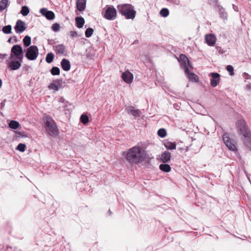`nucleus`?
I'll list each match as a JSON object with an SVG mask.
<instances>
[{
	"instance_id": "f257e3e1",
	"label": "nucleus",
	"mask_w": 251,
	"mask_h": 251,
	"mask_svg": "<svg viewBox=\"0 0 251 251\" xmlns=\"http://www.w3.org/2000/svg\"><path fill=\"white\" fill-rule=\"evenodd\" d=\"M146 153L142 148L134 146L128 150L126 155V161L130 164H137L144 161Z\"/></svg>"
},
{
	"instance_id": "f03ea898",
	"label": "nucleus",
	"mask_w": 251,
	"mask_h": 251,
	"mask_svg": "<svg viewBox=\"0 0 251 251\" xmlns=\"http://www.w3.org/2000/svg\"><path fill=\"white\" fill-rule=\"evenodd\" d=\"M236 126L240 134L243 136V140L245 146L249 150H251V132L246 123L240 119L236 122Z\"/></svg>"
},
{
	"instance_id": "7ed1b4c3",
	"label": "nucleus",
	"mask_w": 251,
	"mask_h": 251,
	"mask_svg": "<svg viewBox=\"0 0 251 251\" xmlns=\"http://www.w3.org/2000/svg\"><path fill=\"white\" fill-rule=\"evenodd\" d=\"M44 123L46 130L50 135L53 137L58 135L59 131L56 123L52 118L46 116L44 118Z\"/></svg>"
},
{
	"instance_id": "20e7f679",
	"label": "nucleus",
	"mask_w": 251,
	"mask_h": 251,
	"mask_svg": "<svg viewBox=\"0 0 251 251\" xmlns=\"http://www.w3.org/2000/svg\"><path fill=\"white\" fill-rule=\"evenodd\" d=\"M118 11L122 15L127 19H133L136 15V11L133 6L129 4H119L117 6Z\"/></svg>"
},
{
	"instance_id": "39448f33",
	"label": "nucleus",
	"mask_w": 251,
	"mask_h": 251,
	"mask_svg": "<svg viewBox=\"0 0 251 251\" xmlns=\"http://www.w3.org/2000/svg\"><path fill=\"white\" fill-rule=\"evenodd\" d=\"M104 13L103 17L108 20H114L117 16L116 9L113 5H106L104 9H103L102 13Z\"/></svg>"
},
{
	"instance_id": "423d86ee",
	"label": "nucleus",
	"mask_w": 251,
	"mask_h": 251,
	"mask_svg": "<svg viewBox=\"0 0 251 251\" xmlns=\"http://www.w3.org/2000/svg\"><path fill=\"white\" fill-rule=\"evenodd\" d=\"M39 50L36 46H31L27 49L25 56L29 60H34L38 57Z\"/></svg>"
},
{
	"instance_id": "0eeeda50",
	"label": "nucleus",
	"mask_w": 251,
	"mask_h": 251,
	"mask_svg": "<svg viewBox=\"0 0 251 251\" xmlns=\"http://www.w3.org/2000/svg\"><path fill=\"white\" fill-rule=\"evenodd\" d=\"M6 62L11 70H16V45L12 48L10 56L6 60Z\"/></svg>"
},
{
	"instance_id": "6e6552de",
	"label": "nucleus",
	"mask_w": 251,
	"mask_h": 251,
	"mask_svg": "<svg viewBox=\"0 0 251 251\" xmlns=\"http://www.w3.org/2000/svg\"><path fill=\"white\" fill-rule=\"evenodd\" d=\"M223 140L228 149L233 151H237L235 145L233 143L231 139L226 135L224 134L223 136Z\"/></svg>"
},
{
	"instance_id": "1a4fd4ad",
	"label": "nucleus",
	"mask_w": 251,
	"mask_h": 251,
	"mask_svg": "<svg viewBox=\"0 0 251 251\" xmlns=\"http://www.w3.org/2000/svg\"><path fill=\"white\" fill-rule=\"evenodd\" d=\"M178 61L181 63V66L183 69H185L186 68H190L193 69V66L190 64V62L187 56L183 54L179 55Z\"/></svg>"
},
{
	"instance_id": "9d476101",
	"label": "nucleus",
	"mask_w": 251,
	"mask_h": 251,
	"mask_svg": "<svg viewBox=\"0 0 251 251\" xmlns=\"http://www.w3.org/2000/svg\"><path fill=\"white\" fill-rule=\"evenodd\" d=\"M209 75L211 77L210 79V84L213 87L218 85L220 80V75L217 73H211Z\"/></svg>"
},
{
	"instance_id": "9b49d317",
	"label": "nucleus",
	"mask_w": 251,
	"mask_h": 251,
	"mask_svg": "<svg viewBox=\"0 0 251 251\" xmlns=\"http://www.w3.org/2000/svg\"><path fill=\"white\" fill-rule=\"evenodd\" d=\"M62 79H58L54 80L49 86V89H52L55 91H58L60 87H61L63 85Z\"/></svg>"
},
{
	"instance_id": "f8f14e48",
	"label": "nucleus",
	"mask_w": 251,
	"mask_h": 251,
	"mask_svg": "<svg viewBox=\"0 0 251 251\" xmlns=\"http://www.w3.org/2000/svg\"><path fill=\"white\" fill-rule=\"evenodd\" d=\"M40 12L41 14L45 17L48 20H52L55 18L54 13L51 11L48 10L47 8H41Z\"/></svg>"
},
{
	"instance_id": "ddd939ff",
	"label": "nucleus",
	"mask_w": 251,
	"mask_h": 251,
	"mask_svg": "<svg viewBox=\"0 0 251 251\" xmlns=\"http://www.w3.org/2000/svg\"><path fill=\"white\" fill-rule=\"evenodd\" d=\"M205 40L208 46H213L216 41V37L214 34H206L205 36Z\"/></svg>"
},
{
	"instance_id": "4468645a",
	"label": "nucleus",
	"mask_w": 251,
	"mask_h": 251,
	"mask_svg": "<svg viewBox=\"0 0 251 251\" xmlns=\"http://www.w3.org/2000/svg\"><path fill=\"white\" fill-rule=\"evenodd\" d=\"M126 110L128 114H131L135 117L140 116L141 112L139 109H135L132 106H129L126 108Z\"/></svg>"
},
{
	"instance_id": "2eb2a0df",
	"label": "nucleus",
	"mask_w": 251,
	"mask_h": 251,
	"mask_svg": "<svg viewBox=\"0 0 251 251\" xmlns=\"http://www.w3.org/2000/svg\"><path fill=\"white\" fill-rule=\"evenodd\" d=\"M122 77L124 81L127 83H131L133 78V75L128 71L123 73Z\"/></svg>"
},
{
	"instance_id": "dca6fc26",
	"label": "nucleus",
	"mask_w": 251,
	"mask_h": 251,
	"mask_svg": "<svg viewBox=\"0 0 251 251\" xmlns=\"http://www.w3.org/2000/svg\"><path fill=\"white\" fill-rule=\"evenodd\" d=\"M184 72L187 75L189 79L194 82H198L199 81L198 76L193 73H190L189 68H186L184 69Z\"/></svg>"
},
{
	"instance_id": "f3484780",
	"label": "nucleus",
	"mask_w": 251,
	"mask_h": 251,
	"mask_svg": "<svg viewBox=\"0 0 251 251\" xmlns=\"http://www.w3.org/2000/svg\"><path fill=\"white\" fill-rule=\"evenodd\" d=\"M26 28V25L25 22L21 20L17 21V33L23 32Z\"/></svg>"
},
{
	"instance_id": "a211bd4d",
	"label": "nucleus",
	"mask_w": 251,
	"mask_h": 251,
	"mask_svg": "<svg viewBox=\"0 0 251 251\" xmlns=\"http://www.w3.org/2000/svg\"><path fill=\"white\" fill-rule=\"evenodd\" d=\"M61 66L64 71H69L71 69V63L69 60L63 58L62 59L61 63Z\"/></svg>"
},
{
	"instance_id": "6ab92c4d",
	"label": "nucleus",
	"mask_w": 251,
	"mask_h": 251,
	"mask_svg": "<svg viewBox=\"0 0 251 251\" xmlns=\"http://www.w3.org/2000/svg\"><path fill=\"white\" fill-rule=\"evenodd\" d=\"M87 0H77L76 2V7L78 10L81 12L85 10Z\"/></svg>"
},
{
	"instance_id": "aec40b11",
	"label": "nucleus",
	"mask_w": 251,
	"mask_h": 251,
	"mask_svg": "<svg viewBox=\"0 0 251 251\" xmlns=\"http://www.w3.org/2000/svg\"><path fill=\"white\" fill-rule=\"evenodd\" d=\"M171 157V153L168 151H165L162 153L161 156V160L163 163H165L170 161Z\"/></svg>"
},
{
	"instance_id": "412c9836",
	"label": "nucleus",
	"mask_w": 251,
	"mask_h": 251,
	"mask_svg": "<svg viewBox=\"0 0 251 251\" xmlns=\"http://www.w3.org/2000/svg\"><path fill=\"white\" fill-rule=\"evenodd\" d=\"M55 51L59 54H63L66 51V48L63 44H59L55 46Z\"/></svg>"
},
{
	"instance_id": "4be33fe9",
	"label": "nucleus",
	"mask_w": 251,
	"mask_h": 251,
	"mask_svg": "<svg viewBox=\"0 0 251 251\" xmlns=\"http://www.w3.org/2000/svg\"><path fill=\"white\" fill-rule=\"evenodd\" d=\"M75 20L76 26L79 28H82L85 23L84 19L82 17H76Z\"/></svg>"
},
{
	"instance_id": "5701e85b",
	"label": "nucleus",
	"mask_w": 251,
	"mask_h": 251,
	"mask_svg": "<svg viewBox=\"0 0 251 251\" xmlns=\"http://www.w3.org/2000/svg\"><path fill=\"white\" fill-rule=\"evenodd\" d=\"M20 124L17 121V138L19 137H26V134L25 132L19 131L18 130L21 128Z\"/></svg>"
},
{
	"instance_id": "b1692460",
	"label": "nucleus",
	"mask_w": 251,
	"mask_h": 251,
	"mask_svg": "<svg viewBox=\"0 0 251 251\" xmlns=\"http://www.w3.org/2000/svg\"><path fill=\"white\" fill-rule=\"evenodd\" d=\"M164 145L168 150H175L176 149V144L175 143L171 142H165Z\"/></svg>"
},
{
	"instance_id": "393cba45",
	"label": "nucleus",
	"mask_w": 251,
	"mask_h": 251,
	"mask_svg": "<svg viewBox=\"0 0 251 251\" xmlns=\"http://www.w3.org/2000/svg\"><path fill=\"white\" fill-rule=\"evenodd\" d=\"M159 169L165 172L168 173L171 171V167L167 164H161L159 165Z\"/></svg>"
},
{
	"instance_id": "a878e982",
	"label": "nucleus",
	"mask_w": 251,
	"mask_h": 251,
	"mask_svg": "<svg viewBox=\"0 0 251 251\" xmlns=\"http://www.w3.org/2000/svg\"><path fill=\"white\" fill-rule=\"evenodd\" d=\"M23 51L22 48L20 45H17V60L19 59L20 61H22V58H21V55L23 54Z\"/></svg>"
},
{
	"instance_id": "bb28decb",
	"label": "nucleus",
	"mask_w": 251,
	"mask_h": 251,
	"mask_svg": "<svg viewBox=\"0 0 251 251\" xmlns=\"http://www.w3.org/2000/svg\"><path fill=\"white\" fill-rule=\"evenodd\" d=\"M54 58V54L51 52H49L46 55V59H45L46 61L48 63H51L53 61Z\"/></svg>"
},
{
	"instance_id": "cd10ccee",
	"label": "nucleus",
	"mask_w": 251,
	"mask_h": 251,
	"mask_svg": "<svg viewBox=\"0 0 251 251\" xmlns=\"http://www.w3.org/2000/svg\"><path fill=\"white\" fill-rule=\"evenodd\" d=\"M51 74L53 75H60V69L57 67H53L50 70Z\"/></svg>"
},
{
	"instance_id": "c85d7f7f",
	"label": "nucleus",
	"mask_w": 251,
	"mask_h": 251,
	"mask_svg": "<svg viewBox=\"0 0 251 251\" xmlns=\"http://www.w3.org/2000/svg\"><path fill=\"white\" fill-rule=\"evenodd\" d=\"M7 3V0H1L0 1V12L4 10L6 8Z\"/></svg>"
},
{
	"instance_id": "c756f323",
	"label": "nucleus",
	"mask_w": 251,
	"mask_h": 251,
	"mask_svg": "<svg viewBox=\"0 0 251 251\" xmlns=\"http://www.w3.org/2000/svg\"><path fill=\"white\" fill-rule=\"evenodd\" d=\"M29 12V9L27 6H23L20 13L24 16H26Z\"/></svg>"
},
{
	"instance_id": "7c9ffc66",
	"label": "nucleus",
	"mask_w": 251,
	"mask_h": 251,
	"mask_svg": "<svg viewBox=\"0 0 251 251\" xmlns=\"http://www.w3.org/2000/svg\"><path fill=\"white\" fill-rule=\"evenodd\" d=\"M23 43L25 47H28L31 44V38L29 36H25L23 39Z\"/></svg>"
},
{
	"instance_id": "2f4dec72",
	"label": "nucleus",
	"mask_w": 251,
	"mask_h": 251,
	"mask_svg": "<svg viewBox=\"0 0 251 251\" xmlns=\"http://www.w3.org/2000/svg\"><path fill=\"white\" fill-rule=\"evenodd\" d=\"M160 15L163 17H166L169 14V11L166 8H163L160 11Z\"/></svg>"
},
{
	"instance_id": "473e14b6",
	"label": "nucleus",
	"mask_w": 251,
	"mask_h": 251,
	"mask_svg": "<svg viewBox=\"0 0 251 251\" xmlns=\"http://www.w3.org/2000/svg\"><path fill=\"white\" fill-rule=\"evenodd\" d=\"M157 134L159 137L164 138L167 135L166 130L164 128H160L158 130Z\"/></svg>"
},
{
	"instance_id": "72a5a7b5",
	"label": "nucleus",
	"mask_w": 251,
	"mask_h": 251,
	"mask_svg": "<svg viewBox=\"0 0 251 251\" xmlns=\"http://www.w3.org/2000/svg\"><path fill=\"white\" fill-rule=\"evenodd\" d=\"M94 32V29L92 28L89 27L86 29L85 32V35L86 37L89 38L93 34Z\"/></svg>"
},
{
	"instance_id": "f704fd0d",
	"label": "nucleus",
	"mask_w": 251,
	"mask_h": 251,
	"mask_svg": "<svg viewBox=\"0 0 251 251\" xmlns=\"http://www.w3.org/2000/svg\"><path fill=\"white\" fill-rule=\"evenodd\" d=\"M80 121L83 124H87L89 121V118L87 115L82 114L80 118Z\"/></svg>"
},
{
	"instance_id": "c9c22d12",
	"label": "nucleus",
	"mask_w": 251,
	"mask_h": 251,
	"mask_svg": "<svg viewBox=\"0 0 251 251\" xmlns=\"http://www.w3.org/2000/svg\"><path fill=\"white\" fill-rule=\"evenodd\" d=\"M25 148H26V145L25 144L20 143L17 146V150H18L21 152H24L25 151Z\"/></svg>"
},
{
	"instance_id": "e433bc0d",
	"label": "nucleus",
	"mask_w": 251,
	"mask_h": 251,
	"mask_svg": "<svg viewBox=\"0 0 251 251\" xmlns=\"http://www.w3.org/2000/svg\"><path fill=\"white\" fill-rule=\"evenodd\" d=\"M2 31L4 33L9 34L11 32V26L10 25H8L5 26L2 28Z\"/></svg>"
},
{
	"instance_id": "4c0bfd02",
	"label": "nucleus",
	"mask_w": 251,
	"mask_h": 251,
	"mask_svg": "<svg viewBox=\"0 0 251 251\" xmlns=\"http://www.w3.org/2000/svg\"><path fill=\"white\" fill-rule=\"evenodd\" d=\"M219 13L220 16L223 19H226L227 18V14L225 12V9L224 8H220Z\"/></svg>"
},
{
	"instance_id": "58836bf2",
	"label": "nucleus",
	"mask_w": 251,
	"mask_h": 251,
	"mask_svg": "<svg viewBox=\"0 0 251 251\" xmlns=\"http://www.w3.org/2000/svg\"><path fill=\"white\" fill-rule=\"evenodd\" d=\"M226 70L229 73L230 75H233L234 73V68L231 65H227L226 67Z\"/></svg>"
},
{
	"instance_id": "ea45409f",
	"label": "nucleus",
	"mask_w": 251,
	"mask_h": 251,
	"mask_svg": "<svg viewBox=\"0 0 251 251\" xmlns=\"http://www.w3.org/2000/svg\"><path fill=\"white\" fill-rule=\"evenodd\" d=\"M60 25L58 23H54L51 26V29L54 32H57L59 30Z\"/></svg>"
},
{
	"instance_id": "a19ab883",
	"label": "nucleus",
	"mask_w": 251,
	"mask_h": 251,
	"mask_svg": "<svg viewBox=\"0 0 251 251\" xmlns=\"http://www.w3.org/2000/svg\"><path fill=\"white\" fill-rule=\"evenodd\" d=\"M9 126L11 128L16 129V121H11L9 124Z\"/></svg>"
},
{
	"instance_id": "79ce46f5",
	"label": "nucleus",
	"mask_w": 251,
	"mask_h": 251,
	"mask_svg": "<svg viewBox=\"0 0 251 251\" xmlns=\"http://www.w3.org/2000/svg\"><path fill=\"white\" fill-rule=\"evenodd\" d=\"M217 51L220 53V54H223L225 52V51L224 50L220 47H216Z\"/></svg>"
},
{
	"instance_id": "37998d69",
	"label": "nucleus",
	"mask_w": 251,
	"mask_h": 251,
	"mask_svg": "<svg viewBox=\"0 0 251 251\" xmlns=\"http://www.w3.org/2000/svg\"><path fill=\"white\" fill-rule=\"evenodd\" d=\"M70 36L72 37H75L77 36V32L75 31H72L70 32Z\"/></svg>"
},
{
	"instance_id": "c03bdc74",
	"label": "nucleus",
	"mask_w": 251,
	"mask_h": 251,
	"mask_svg": "<svg viewBox=\"0 0 251 251\" xmlns=\"http://www.w3.org/2000/svg\"><path fill=\"white\" fill-rule=\"evenodd\" d=\"M7 56V54H1L0 53V60H3L4 59V58H5Z\"/></svg>"
},
{
	"instance_id": "a18cd8bd",
	"label": "nucleus",
	"mask_w": 251,
	"mask_h": 251,
	"mask_svg": "<svg viewBox=\"0 0 251 251\" xmlns=\"http://www.w3.org/2000/svg\"><path fill=\"white\" fill-rule=\"evenodd\" d=\"M232 6H233V9H234V11H238V8L236 5L233 4Z\"/></svg>"
},
{
	"instance_id": "49530a36",
	"label": "nucleus",
	"mask_w": 251,
	"mask_h": 251,
	"mask_svg": "<svg viewBox=\"0 0 251 251\" xmlns=\"http://www.w3.org/2000/svg\"><path fill=\"white\" fill-rule=\"evenodd\" d=\"M21 67V63L20 61L17 60V69H19Z\"/></svg>"
},
{
	"instance_id": "de8ad7c7",
	"label": "nucleus",
	"mask_w": 251,
	"mask_h": 251,
	"mask_svg": "<svg viewBox=\"0 0 251 251\" xmlns=\"http://www.w3.org/2000/svg\"><path fill=\"white\" fill-rule=\"evenodd\" d=\"M24 0H17V3H18L20 4H22L23 3Z\"/></svg>"
},
{
	"instance_id": "09e8293b",
	"label": "nucleus",
	"mask_w": 251,
	"mask_h": 251,
	"mask_svg": "<svg viewBox=\"0 0 251 251\" xmlns=\"http://www.w3.org/2000/svg\"><path fill=\"white\" fill-rule=\"evenodd\" d=\"M6 251H14V250H12V249L11 247H7Z\"/></svg>"
},
{
	"instance_id": "8fccbe9b",
	"label": "nucleus",
	"mask_w": 251,
	"mask_h": 251,
	"mask_svg": "<svg viewBox=\"0 0 251 251\" xmlns=\"http://www.w3.org/2000/svg\"><path fill=\"white\" fill-rule=\"evenodd\" d=\"M12 38H10L8 40L7 42H9V43H11V42H12Z\"/></svg>"
},
{
	"instance_id": "3c124183",
	"label": "nucleus",
	"mask_w": 251,
	"mask_h": 251,
	"mask_svg": "<svg viewBox=\"0 0 251 251\" xmlns=\"http://www.w3.org/2000/svg\"><path fill=\"white\" fill-rule=\"evenodd\" d=\"M246 88L247 89H251V85H247V86H246Z\"/></svg>"
},
{
	"instance_id": "603ef678",
	"label": "nucleus",
	"mask_w": 251,
	"mask_h": 251,
	"mask_svg": "<svg viewBox=\"0 0 251 251\" xmlns=\"http://www.w3.org/2000/svg\"><path fill=\"white\" fill-rule=\"evenodd\" d=\"M1 85H2V81H1V79H0V87L1 86Z\"/></svg>"
},
{
	"instance_id": "864d4df0",
	"label": "nucleus",
	"mask_w": 251,
	"mask_h": 251,
	"mask_svg": "<svg viewBox=\"0 0 251 251\" xmlns=\"http://www.w3.org/2000/svg\"><path fill=\"white\" fill-rule=\"evenodd\" d=\"M108 212L109 213V214H110V215H111V213H112V212H111V211H110V210H109V211H108Z\"/></svg>"
},
{
	"instance_id": "5fc2aeb1",
	"label": "nucleus",
	"mask_w": 251,
	"mask_h": 251,
	"mask_svg": "<svg viewBox=\"0 0 251 251\" xmlns=\"http://www.w3.org/2000/svg\"><path fill=\"white\" fill-rule=\"evenodd\" d=\"M14 28L16 30V25L14 26Z\"/></svg>"
}]
</instances>
